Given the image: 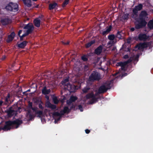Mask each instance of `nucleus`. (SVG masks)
<instances>
[{
	"instance_id": "obj_40",
	"label": "nucleus",
	"mask_w": 153,
	"mask_h": 153,
	"mask_svg": "<svg viewBox=\"0 0 153 153\" xmlns=\"http://www.w3.org/2000/svg\"><path fill=\"white\" fill-rule=\"evenodd\" d=\"M82 59L84 61L86 62L88 61V59L87 57L86 56L84 55L82 56L81 57Z\"/></svg>"
},
{
	"instance_id": "obj_7",
	"label": "nucleus",
	"mask_w": 153,
	"mask_h": 153,
	"mask_svg": "<svg viewBox=\"0 0 153 153\" xmlns=\"http://www.w3.org/2000/svg\"><path fill=\"white\" fill-rule=\"evenodd\" d=\"M11 123L13 128H17L23 123V122L21 120L17 119L13 121H11Z\"/></svg>"
},
{
	"instance_id": "obj_32",
	"label": "nucleus",
	"mask_w": 153,
	"mask_h": 153,
	"mask_svg": "<svg viewBox=\"0 0 153 153\" xmlns=\"http://www.w3.org/2000/svg\"><path fill=\"white\" fill-rule=\"evenodd\" d=\"M121 31H118L116 35V37L119 39H122V36L121 34Z\"/></svg>"
},
{
	"instance_id": "obj_41",
	"label": "nucleus",
	"mask_w": 153,
	"mask_h": 153,
	"mask_svg": "<svg viewBox=\"0 0 153 153\" xmlns=\"http://www.w3.org/2000/svg\"><path fill=\"white\" fill-rule=\"evenodd\" d=\"M56 105L51 104L50 108L52 110H54L56 109Z\"/></svg>"
},
{
	"instance_id": "obj_14",
	"label": "nucleus",
	"mask_w": 153,
	"mask_h": 153,
	"mask_svg": "<svg viewBox=\"0 0 153 153\" xmlns=\"http://www.w3.org/2000/svg\"><path fill=\"white\" fill-rule=\"evenodd\" d=\"M9 20L8 18H5L2 19L1 20V22L2 25H5L8 24Z\"/></svg>"
},
{
	"instance_id": "obj_53",
	"label": "nucleus",
	"mask_w": 153,
	"mask_h": 153,
	"mask_svg": "<svg viewBox=\"0 0 153 153\" xmlns=\"http://www.w3.org/2000/svg\"><path fill=\"white\" fill-rule=\"evenodd\" d=\"M131 41V38H128L127 39V43L129 44L130 43Z\"/></svg>"
},
{
	"instance_id": "obj_59",
	"label": "nucleus",
	"mask_w": 153,
	"mask_h": 153,
	"mask_svg": "<svg viewBox=\"0 0 153 153\" xmlns=\"http://www.w3.org/2000/svg\"><path fill=\"white\" fill-rule=\"evenodd\" d=\"M19 36V37H20V41H22L23 40H24V39H23V38L24 37H23L22 36H21V35H20V36Z\"/></svg>"
},
{
	"instance_id": "obj_16",
	"label": "nucleus",
	"mask_w": 153,
	"mask_h": 153,
	"mask_svg": "<svg viewBox=\"0 0 153 153\" xmlns=\"http://www.w3.org/2000/svg\"><path fill=\"white\" fill-rule=\"evenodd\" d=\"M112 28V26L111 25H110L109 27L107 28L105 30L102 32V35L104 36L108 34L111 30Z\"/></svg>"
},
{
	"instance_id": "obj_49",
	"label": "nucleus",
	"mask_w": 153,
	"mask_h": 153,
	"mask_svg": "<svg viewBox=\"0 0 153 153\" xmlns=\"http://www.w3.org/2000/svg\"><path fill=\"white\" fill-rule=\"evenodd\" d=\"M42 103H40L39 104V108L42 110H43L44 109V107L42 106V105L41 104Z\"/></svg>"
},
{
	"instance_id": "obj_42",
	"label": "nucleus",
	"mask_w": 153,
	"mask_h": 153,
	"mask_svg": "<svg viewBox=\"0 0 153 153\" xmlns=\"http://www.w3.org/2000/svg\"><path fill=\"white\" fill-rule=\"evenodd\" d=\"M53 115L54 116L60 117V114L58 112H55L53 113Z\"/></svg>"
},
{
	"instance_id": "obj_27",
	"label": "nucleus",
	"mask_w": 153,
	"mask_h": 153,
	"mask_svg": "<svg viewBox=\"0 0 153 153\" xmlns=\"http://www.w3.org/2000/svg\"><path fill=\"white\" fill-rule=\"evenodd\" d=\"M142 44L143 49L148 47L150 45L149 43L147 42H145L143 43H142Z\"/></svg>"
},
{
	"instance_id": "obj_8",
	"label": "nucleus",
	"mask_w": 153,
	"mask_h": 153,
	"mask_svg": "<svg viewBox=\"0 0 153 153\" xmlns=\"http://www.w3.org/2000/svg\"><path fill=\"white\" fill-rule=\"evenodd\" d=\"M1 130H3L4 131L10 130L11 128H13L11 123V121H7L5 122V125L3 127H0Z\"/></svg>"
},
{
	"instance_id": "obj_57",
	"label": "nucleus",
	"mask_w": 153,
	"mask_h": 153,
	"mask_svg": "<svg viewBox=\"0 0 153 153\" xmlns=\"http://www.w3.org/2000/svg\"><path fill=\"white\" fill-rule=\"evenodd\" d=\"M95 41L94 40H92V41H91V42H89V43H90V44L91 46L93 44H94L95 43Z\"/></svg>"
},
{
	"instance_id": "obj_22",
	"label": "nucleus",
	"mask_w": 153,
	"mask_h": 153,
	"mask_svg": "<svg viewBox=\"0 0 153 153\" xmlns=\"http://www.w3.org/2000/svg\"><path fill=\"white\" fill-rule=\"evenodd\" d=\"M135 48H137L139 50L143 49L142 43H140L137 44L135 46Z\"/></svg>"
},
{
	"instance_id": "obj_35",
	"label": "nucleus",
	"mask_w": 153,
	"mask_h": 153,
	"mask_svg": "<svg viewBox=\"0 0 153 153\" xmlns=\"http://www.w3.org/2000/svg\"><path fill=\"white\" fill-rule=\"evenodd\" d=\"M70 99L71 101L73 102L77 100V98L76 97L72 96L71 97Z\"/></svg>"
},
{
	"instance_id": "obj_56",
	"label": "nucleus",
	"mask_w": 153,
	"mask_h": 153,
	"mask_svg": "<svg viewBox=\"0 0 153 153\" xmlns=\"http://www.w3.org/2000/svg\"><path fill=\"white\" fill-rule=\"evenodd\" d=\"M95 41L94 40H92V41H91V42H89V43H90V44L91 46L93 44H94L95 43Z\"/></svg>"
},
{
	"instance_id": "obj_19",
	"label": "nucleus",
	"mask_w": 153,
	"mask_h": 153,
	"mask_svg": "<svg viewBox=\"0 0 153 153\" xmlns=\"http://www.w3.org/2000/svg\"><path fill=\"white\" fill-rule=\"evenodd\" d=\"M61 84L64 86L66 85L67 83H69V77H66V79H63L61 82Z\"/></svg>"
},
{
	"instance_id": "obj_61",
	"label": "nucleus",
	"mask_w": 153,
	"mask_h": 153,
	"mask_svg": "<svg viewBox=\"0 0 153 153\" xmlns=\"http://www.w3.org/2000/svg\"><path fill=\"white\" fill-rule=\"evenodd\" d=\"M127 75V74L126 73H124L122 75L121 77H123L126 76Z\"/></svg>"
},
{
	"instance_id": "obj_58",
	"label": "nucleus",
	"mask_w": 153,
	"mask_h": 153,
	"mask_svg": "<svg viewBox=\"0 0 153 153\" xmlns=\"http://www.w3.org/2000/svg\"><path fill=\"white\" fill-rule=\"evenodd\" d=\"M73 102H72V101H71V100L70 99L69 100V101H67V103L68 104H71Z\"/></svg>"
},
{
	"instance_id": "obj_46",
	"label": "nucleus",
	"mask_w": 153,
	"mask_h": 153,
	"mask_svg": "<svg viewBox=\"0 0 153 153\" xmlns=\"http://www.w3.org/2000/svg\"><path fill=\"white\" fill-rule=\"evenodd\" d=\"M51 105V103L49 102H48L46 103L45 106L47 108H50Z\"/></svg>"
},
{
	"instance_id": "obj_25",
	"label": "nucleus",
	"mask_w": 153,
	"mask_h": 153,
	"mask_svg": "<svg viewBox=\"0 0 153 153\" xmlns=\"http://www.w3.org/2000/svg\"><path fill=\"white\" fill-rule=\"evenodd\" d=\"M57 4L56 3H54L52 4H50L49 5V9L50 10H53L54 9Z\"/></svg>"
},
{
	"instance_id": "obj_17",
	"label": "nucleus",
	"mask_w": 153,
	"mask_h": 153,
	"mask_svg": "<svg viewBox=\"0 0 153 153\" xmlns=\"http://www.w3.org/2000/svg\"><path fill=\"white\" fill-rule=\"evenodd\" d=\"M33 23L34 25L37 27H40V19H38V18H36L33 21Z\"/></svg>"
},
{
	"instance_id": "obj_12",
	"label": "nucleus",
	"mask_w": 153,
	"mask_h": 153,
	"mask_svg": "<svg viewBox=\"0 0 153 153\" xmlns=\"http://www.w3.org/2000/svg\"><path fill=\"white\" fill-rule=\"evenodd\" d=\"M102 46L100 45L94 51V53L97 55H100L102 52Z\"/></svg>"
},
{
	"instance_id": "obj_60",
	"label": "nucleus",
	"mask_w": 153,
	"mask_h": 153,
	"mask_svg": "<svg viewBox=\"0 0 153 153\" xmlns=\"http://www.w3.org/2000/svg\"><path fill=\"white\" fill-rule=\"evenodd\" d=\"M90 132V131L89 129H86L85 130V132L87 134H89Z\"/></svg>"
},
{
	"instance_id": "obj_34",
	"label": "nucleus",
	"mask_w": 153,
	"mask_h": 153,
	"mask_svg": "<svg viewBox=\"0 0 153 153\" xmlns=\"http://www.w3.org/2000/svg\"><path fill=\"white\" fill-rule=\"evenodd\" d=\"M90 89V88L89 87H85L82 89V91L84 93H87L88 91Z\"/></svg>"
},
{
	"instance_id": "obj_48",
	"label": "nucleus",
	"mask_w": 153,
	"mask_h": 153,
	"mask_svg": "<svg viewBox=\"0 0 153 153\" xmlns=\"http://www.w3.org/2000/svg\"><path fill=\"white\" fill-rule=\"evenodd\" d=\"M78 109L80 111H83V108L82 106L81 105H79L78 106Z\"/></svg>"
},
{
	"instance_id": "obj_6",
	"label": "nucleus",
	"mask_w": 153,
	"mask_h": 153,
	"mask_svg": "<svg viewBox=\"0 0 153 153\" xmlns=\"http://www.w3.org/2000/svg\"><path fill=\"white\" fill-rule=\"evenodd\" d=\"M149 36L147 35L146 34L141 33L138 35V37H135V39L137 40L146 41L149 38Z\"/></svg>"
},
{
	"instance_id": "obj_54",
	"label": "nucleus",
	"mask_w": 153,
	"mask_h": 153,
	"mask_svg": "<svg viewBox=\"0 0 153 153\" xmlns=\"http://www.w3.org/2000/svg\"><path fill=\"white\" fill-rule=\"evenodd\" d=\"M9 35L11 36L12 37H14L15 36V34L14 32H12L11 34Z\"/></svg>"
},
{
	"instance_id": "obj_31",
	"label": "nucleus",
	"mask_w": 153,
	"mask_h": 153,
	"mask_svg": "<svg viewBox=\"0 0 153 153\" xmlns=\"http://www.w3.org/2000/svg\"><path fill=\"white\" fill-rule=\"evenodd\" d=\"M127 62H120L118 63V65L119 66L122 67L125 66L126 65H127Z\"/></svg>"
},
{
	"instance_id": "obj_64",
	"label": "nucleus",
	"mask_w": 153,
	"mask_h": 153,
	"mask_svg": "<svg viewBox=\"0 0 153 153\" xmlns=\"http://www.w3.org/2000/svg\"><path fill=\"white\" fill-rule=\"evenodd\" d=\"M135 28H135V27H132L130 29L131 31L132 32L134 31L135 30Z\"/></svg>"
},
{
	"instance_id": "obj_50",
	"label": "nucleus",
	"mask_w": 153,
	"mask_h": 153,
	"mask_svg": "<svg viewBox=\"0 0 153 153\" xmlns=\"http://www.w3.org/2000/svg\"><path fill=\"white\" fill-rule=\"evenodd\" d=\"M62 43L63 44L65 45H68L69 44L70 42L69 41H68L66 42H65L63 41L62 42Z\"/></svg>"
},
{
	"instance_id": "obj_28",
	"label": "nucleus",
	"mask_w": 153,
	"mask_h": 153,
	"mask_svg": "<svg viewBox=\"0 0 153 153\" xmlns=\"http://www.w3.org/2000/svg\"><path fill=\"white\" fill-rule=\"evenodd\" d=\"M14 37L11 36L9 35L8 36L7 39L6 40V42L7 43H9L12 41L14 39Z\"/></svg>"
},
{
	"instance_id": "obj_38",
	"label": "nucleus",
	"mask_w": 153,
	"mask_h": 153,
	"mask_svg": "<svg viewBox=\"0 0 153 153\" xmlns=\"http://www.w3.org/2000/svg\"><path fill=\"white\" fill-rule=\"evenodd\" d=\"M34 102L36 104L39 103L40 102L42 103V101L37 98H36L34 100Z\"/></svg>"
},
{
	"instance_id": "obj_4",
	"label": "nucleus",
	"mask_w": 153,
	"mask_h": 153,
	"mask_svg": "<svg viewBox=\"0 0 153 153\" xmlns=\"http://www.w3.org/2000/svg\"><path fill=\"white\" fill-rule=\"evenodd\" d=\"M100 79V73L96 71H92L88 78L89 80L91 82L98 81Z\"/></svg>"
},
{
	"instance_id": "obj_21",
	"label": "nucleus",
	"mask_w": 153,
	"mask_h": 153,
	"mask_svg": "<svg viewBox=\"0 0 153 153\" xmlns=\"http://www.w3.org/2000/svg\"><path fill=\"white\" fill-rule=\"evenodd\" d=\"M134 10H133V13L131 15V16L132 18L134 19L135 20H136L137 21V17L138 16V13L136 12V13H134Z\"/></svg>"
},
{
	"instance_id": "obj_15",
	"label": "nucleus",
	"mask_w": 153,
	"mask_h": 153,
	"mask_svg": "<svg viewBox=\"0 0 153 153\" xmlns=\"http://www.w3.org/2000/svg\"><path fill=\"white\" fill-rule=\"evenodd\" d=\"M28 42L26 41H24L20 43L18 45V47L19 48H24Z\"/></svg>"
},
{
	"instance_id": "obj_44",
	"label": "nucleus",
	"mask_w": 153,
	"mask_h": 153,
	"mask_svg": "<svg viewBox=\"0 0 153 153\" xmlns=\"http://www.w3.org/2000/svg\"><path fill=\"white\" fill-rule=\"evenodd\" d=\"M30 33H29V32L26 31V32L24 34H23L22 36L24 37H25L26 36H27L29 34H30Z\"/></svg>"
},
{
	"instance_id": "obj_47",
	"label": "nucleus",
	"mask_w": 153,
	"mask_h": 153,
	"mask_svg": "<svg viewBox=\"0 0 153 153\" xmlns=\"http://www.w3.org/2000/svg\"><path fill=\"white\" fill-rule=\"evenodd\" d=\"M114 44V41H109L107 43V44L108 45H113Z\"/></svg>"
},
{
	"instance_id": "obj_29",
	"label": "nucleus",
	"mask_w": 153,
	"mask_h": 153,
	"mask_svg": "<svg viewBox=\"0 0 153 153\" xmlns=\"http://www.w3.org/2000/svg\"><path fill=\"white\" fill-rule=\"evenodd\" d=\"M108 38L109 40L113 41V40L115 39V36L114 34H111L108 36Z\"/></svg>"
},
{
	"instance_id": "obj_43",
	"label": "nucleus",
	"mask_w": 153,
	"mask_h": 153,
	"mask_svg": "<svg viewBox=\"0 0 153 153\" xmlns=\"http://www.w3.org/2000/svg\"><path fill=\"white\" fill-rule=\"evenodd\" d=\"M5 102L4 103L5 105H7L10 104L9 101L10 100L9 99L5 98Z\"/></svg>"
},
{
	"instance_id": "obj_24",
	"label": "nucleus",
	"mask_w": 153,
	"mask_h": 153,
	"mask_svg": "<svg viewBox=\"0 0 153 153\" xmlns=\"http://www.w3.org/2000/svg\"><path fill=\"white\" fill-rule=\"evenodd\" d=\"M27 115L28 116L30 120H32L34 118L33 115L32 114L30 111H28Z\"/></svg>"
},
{
	"instance_id": "obj_36",
	"label": "nucleus",
	"mask_w": 153,
	"mask_h": 153,
	"mask_svg": "<svg viewBox=\"0 0 153 153\" xmlns=\"http://www.w3.org/2000/svg\"><path fill=\"white\" fill-rule=\"evenodd\" d=\"M69 0H65L62 4V6L65 7L69 3Z\"/></svg>"
},
{
	"instance_id": "obj_20",
	"label": "nucleus",
	"mask_w": 153,
	"mask_h": 153,
	"mask_svg": "<svg viewBox=\"0 0 153 153\" xmlns=\"http://www.w3.org/2000/svg\"><path fill=\"white\" fill-rule=\"evenodd\" d=\"M94 94L92 92L88 94L85 96L86 99L88 100L92 98L93 97Z\"/></svg>"
},
{
	"instance_id": "obj_10",
	"label": "nucleus",
	"mask_w": 153,
	"mask_h": 153,
	"mask_svg": "<svg viewBox=\"0 0 153 153\" xmlns=\"http://www.w3.org/2000/svg\"><path fill=\"white\" fill-rule=\"evenodd\" d=\"M64 86L65 89L67 90L70 92H73V90L75 88V86L74 85H72L69 83H67L66 85H65Z\"/></svg>"
},
{
	"instance_id": "obj_5",
	"label": "nucleus",
	"mask_w": 153,
	"mask_h": 153,
	"mask_svg": "<svg viewBox=\"0 0 153 153\" xmlns=\"http://www.w3.org/2000/svg\"><path fill=\"white\" fill-rule=\"evenodd\" d=\"M111 83H105V85H102L99 88V93L101 94L106 92L108 89L111 88Z\"/></svg>"
},
{
	"instance_id": "obj_37",
	"label": "nucleus",
	"mask_w": 153,
	"mask_h": 153,
	"mask_svg": "<svg viewBox=\"0 0 153 153\" xmlns=\"http://www.w3.org/2000/svg\"><path fill=\"white\" fill-rule=\"evenodd\" d=\"M97 99L98 98L95 97V95L94 94V96L92 98V99L91 100V101H92V102L91 103V104H92L93 102L97 101Z\"/></svg>"
},
{
	"instance_id": "obj_1",
	"label": "nucleus",
	"mask_w": 153,
	"mask_h": 153,
	"mask_svg": "<svg viewBox=\"0 0 153 153\" xmlns=\"http://www.w3.org/2000/svg\"><path fill=\"white\" fill-rule=\"evenodd\" d=\"M148 14L146 10L142 11L139 15V17L137 20V24H135V27L137 29L142 28L147 24L146 20L148 18Z\"/></svg>"
},
{
	"instance_id": "obj_63",
	"label": "nucleus",
	"mask_w": 153,
	"mask_h": 153,
	"mask_svg": "<svg viewBox=\"0 0 153 153\" xmlns=\"http://www.w3.org/2000/svg\"><path fill=\"white\" fill-rule=\"evenodd\" d=\"M101 94V93H99V90H98V91L96 92L95 94H94V95H95V97H96V96H97V95H98L99 94Z\"/></svg>"
},
{
	"instance_id": "obj_26",
	"label": "nucleus",
	"mask_w": 153,
	"mask_h": 153,
	"mask_svg": "<svg viewBox=\"0 0 153 153\" xmlns=\"http://www.w3.org/2000/svg\"><path fill=\"white\" fill-rule=\"evenodd\" d=\"M63 111L65 114H68L70 112V110L68 107L65 106L64 107Z\"/></svg>"
},
{
	"instance_id": "obj_45",
	"label": "nucleus",
	"mask_w": 153,
	"mask_h": 153,
	"mask_svg": "<svg viewBox=\"0 0 153 153\" xmlns=\"http://www.w3.org/2000/svg\"><path fill=\"white\" fill-rule=\"evenodd\" d=\"M38 19H40V21L41 20H44V16L43 15H41L39 16V17L38 18Z\"/></svg>"
},
{
	"instance_id": "obj_55",
	"label": "nucleus",
	"mask_w": 153,
	"mask_h": 153,
	"mask_svg": "<svg viewBox=\"0 0 153 153\" xmlns=\"http://www.w3.org/2000/svg\"><path fill=\"white\" fill-rule=\"evenodd\" d=\"M91 46V45H90V43L89 42H88L87 44H86L85 45V47L87 48H89Z\"/></svg>"
},
{
	"instance_id": "obj_3",
	"label": "nucleus",
	"mask_w": 153,
	"mask_h": 153,
	"mask_svg": "<svg viewBox=\"0 0 153 153\" xmlns=\"http://www.w3.org/2000/svg\"><path fill=\"white\" fill-rule=\"evenodd\" d=\"M19 6L16 3L11 2L7 4L5 9L8 12H16L18 11Z\"/></svg>"
},
{
	"instance_id": "obj_18",
	"label": "nucleus",
	"mask_w": 153,
	"mask_h": 153,
	"mask_svg": "<svg viewBox=\"0 0 153 153\" xmlns=\"http://www.w3.org/2000/svg\"><path fill=\"white\" fill-rule=\"evenodd\" d=\"M24 4L28 7H30L32 5L31 0H22Z\"/></svg>"
},
{
	"instance_id": "obj_11",
	"label": "nucleus",
	"mask_w": 153,
	"mask_h": 153,
	"mask_svg": "<svg viewBox=\"0 0 153 153\" xmlns=\"http://www.w3.org/2000/svg\"><path fill=\"white\" fill-rule=\"evenodd\" d=\"M143 5L141 4H139L138 5L135 6L133 10H134V13L137 12L141 10L143 8Z\"/></svg>"
},
{
	"instance_id": "obj_2",
	"label": "nucleus",
	"mask_w": 153,
	"mask_h": 153,
	"mask_svg": "<svg viewBox=\"0 0 153 153\" xmlns=\"http://www.w3.org/2000/svg\"><path fill=\"white\" fill-rule=\"evenodd\" d=\"M20 107H18L17 104H14L12 106L10 107L9 109H7L5 111L9 117H11L14 115V114L16 115L17 114V112L20 113L21 109Z\"/></svg>"
},
{
	"instance_id": "obj_39",
	"label": "nucleus",
	"mask_w": 153,
	"mask_h": 153,
	"mask_svg": "<svg viewBox=\"0 0 153 153\" xmlns=\"http://www.w3.org/2000/svg\"><path fill=\"white\" fill-rule=\"evenodd\" d=\"M36 113L38 115V116L40 117L42 115L43 112L41 111H36Z\"/></svg>"
},
{
	"instance_id": "obj_9",
	"label": "nucleus",
	"mask_w": 153,
	"mask_h": 153,
	"mask_svg": "<svg viewBox=\"0 0 153 153\" xmlns=\"http://www.w3.org/2000/svg\"><path fill=\"white\" fill-rule=\"evenodd\" d=\"M34 26L32 23H29L24 27V29H27L26 31L31 33L34 29Z\"/></svg>"
},
{
	"instance_id": "obj_62",
	"label": "nucleus",
	"mask_w": 153,
	"mask_h": 153,
	"mask_svg": "<svg viewBox=\"0 0 153 153\" xmlns=\"http://www.w3.org/2000/svg\"><path fill=\"white\" fill-rule=\"evenodd\" d=\"M122 70L123 71H125L126 70V68L125 66L124 67H122L121 68Z\"/></svg>"
},
{
	"instance_id": "obj_51",
	"label": "nucleus",
	"mask_w": 153,
	"mask_h": 153,
	"mask_svg": "<svg viewBox=\"0 0 153 153\" xmlns=\"http://www.w3.org/2000/svg\"><path fill=\"white\" fill-rule=\"evenodd\" d=\"M28 107L29 108H31L32 107V103L29 102H28Z\"/></svg>"
},
{
	"instance_id": "obj_13",
	"label": "nucleus",
	"mask_w": 153,
	"mask_h": 153,
	"mask_svg": "<svg viewBox=\"0 0 153 153\" xmlns=\"http://www.w3.org/2000/svg\"><path fill=\"white\" fill-rule=\"evenodd\" d=\"M51 91L50 89H47L46 86L44 87L42 91V93L44 95L48 94Z\"/></svg>"
},
{
	"instance_id": "obj_23",
	"label": "nucleus",
	"mask_w": 153,
	"mask_h": 153,
	"mask_svg": "<svg viewBox=\"0 0 153 153\" xmlns=\"http://www.w3.org/2000/svg\"><path fill=\"white\" fill-rule=\"evenodd\" d=\"M52 100L54 104H57L59 103V100L57 97L56 96H54L52 98Z\"/></svg>"
},
{
	"instance_id": "obj_52",
	"label": "nucleus",
	"mask_w": 153,
	"mask_h": 153,
	"mask_svg": "<svg viewBox=\"0 0 153 153\" xmlns=\"http://www.w3.org/2000/svg\"><path fill=\"white\" fill-rule=\"evenodd\" d=\"M60 114V117H61L62 116L64 115L65 113V112H64L63 111L61 110L60 111V113H59Z\"/></svg>"
},
{
	"instance_id": "obj_30",
	"label": "nucleus",
	"mask_w": 153,
	"mask_h": 153,
	"mask_svg": "<svg viewBox=\"0 0 153 153\" xmlns=\"http://www.w3.org/2000/svg\"><path fill=\"white\" fill-rule=\"evenodd\" d=\"M148 26L150 29H152L153 28V21L151 20L149 21L148 23Z\"/></svg>"
},
{
	"instance_id": "obj_33",
	"label": "nucleus",
	"mask_w": 153,
	"mask_h": 153,
	"mask_svg": "<svg viewBox=\"0 0 153 153\" xmlns=\"http://www.w3.org/2000/svg\"><path fill=\"white\" fill-rule=\"evenodd\" d=\"M128 16L129 14L128 13H127L124 14L123 16V19L124 20H128Z\"/></svg>"
}]
</instances>
